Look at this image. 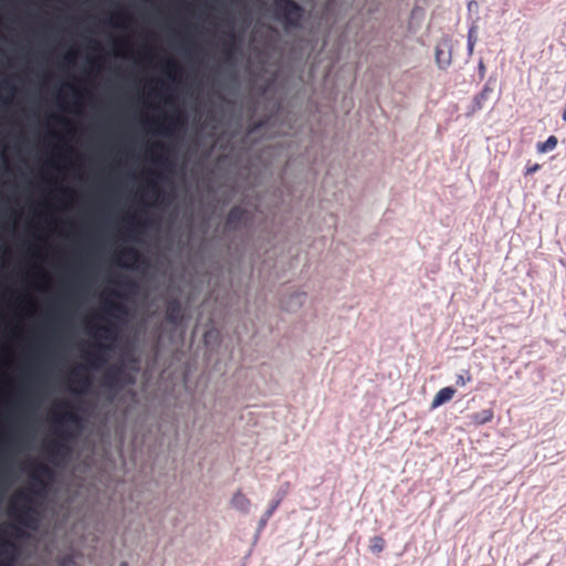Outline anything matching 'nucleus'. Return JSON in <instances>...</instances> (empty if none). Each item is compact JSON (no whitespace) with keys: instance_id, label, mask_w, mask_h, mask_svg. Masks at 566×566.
<instances>
[{"instance_id":"1","label":"nucleus","mask_w":566,"mask_h":566,"mask_svg":"<svg viewBox=\"0 0 566 566\" xmlns=\"http://www.w3.org/2000/svg\"><path fill=\"white\" fill-rule=\"evenodd\" d=\"M44 493L45 484H41L38 492H31L29 489L17 491L10 500L9 516L25 528L36 530L41 518L39 507Z\"/></svg>"},{"instance_id":"2","label":"nucleus","mask_w":566,"mask_h":566,"mask_svg":"<svg viewBox=\"0 0 566 566\" xmlns=\"http://www.w3.org/2000/svg\"><path fill=\"white\" fill-rule=\"evenodd\" d=\"M271 11L285 30L300 28L305 14L304 8L294 0H272Z\"/></svg>"},{"instance_id":"3","label":"nucleus","mask_w":566,"mask_h":566,"mask_svg":"<svg viewBox=\"0 0 566 566\" xmlns=\"http://www.w3.org/2000/svg\"><path fill=\"white\" fill-rule=\"evenodd\" d=\"M108 283H111L113 285V287H106L101 293V300L105 304H109V305L113 304V301L115 298H122L123 292L129 291L135 286L134 282L123 274H118L113 277H109Z\"/></svg>"},{"instance_id":"4","label":"nucleus","mask_w":566,"mask_h":566,"mask_svg":"<svg viewBox=\"0 0 566 566\" xmlns=\"http://www.w3.org/2000/svg\"><path fill=\"white\" fill-rule=\"evenodd\" d=\"M116 340V333L111 326H97L94 333V347L106 358L107 352L112 350Z\"/></svg>"},{"instance_id":"5","label":"nucleus","mask_w":566,"mask_h":566,"mask_svg":"<svg viewBox=\"0 0 566 566\" xmlns=\"http://www.w3.org/2000/svg\"><path fill=\"white\" fill-rule=\"evenodd\" d=\"M250 213L245 209L239 206L231 208L226 218V230L235 231L241 229L242 226H244L245 222L248 221Z\"/></svg>"},{"instance_id":"6","label":"nucleus","mask_w":566,"mask_h":566,"mask_svg":"<svg viewBox=\"0 0 566 566\" xmlns=\"http://www.w3.org/2000/svg\"><path fill=\"white\" fill-rule=\"evenodd\" d=\"M115 256H116V261L122 266H125V268H129V266L138 263L140 260L139 251L133 247H126V248L119 249L116 252Z\"/></svg>"},{"instance_id":"7","label":"nucleus","mask_w":566,"mask_h":566,"mask_svg":"<svg viewBox=\"0 0 566 566\" xmlns=\"http://www.w3.org/2000/svg\"><path fill=\"white\" fill-rule=\"evenodd\" d=\"M434 59L439 69H447L452 62L451 48L448 42L439 43L434 50Z\"/></svg>"},{"instance_id":"8","label":"nucleus","mask_w":566,"mask_h":566,"mask_svg":"<svg viewBox=\"0 0 566 566\" xmlns=\"http://www.w3.org/2000/svg\"><path fill=\"white\" fill-rule=\"evenodd\" d=\"M18 549L10 542L0 543V566H11L17 557Z\"/></svg>"},{"instance_id":"9","label":"nucleus","mask_w":566,"mask_h":566,"mask_svg":"<svg viewBox=\"0 0 566 566\" xmlns=\"http://www.w3.org/2000/svg\"><path fill=\"white\" fill-rule=\"evenodd\" d=\"M230 505L233 510L241 514H248L251 510L250 500L241 491H237L231 496Z\"/></svg>"},{"instance_id":"10","label":"nucleus","mask_w":566,"mask_h":566,"mask_svg":"<svg viewBox=\"0 0 566 566\" xmlns=\"http://www.w3.org/2000/svg\"><path fill=\"white\" fill-rule=\"evenodd\" d=\"M455 395V390L451 387H443L434 395L431 401V409H436L441 405L449 402Z\"/></svg>"},{"instance_id":"11","label":"nucleus","mask_w":566,"mask_h":566,"mask_svg":"<svg viewBox=\"0 0 566 566\" xmlns=\"http://www.w3.org/2000/svg\"><path fill=\"white\" fill-rule=\"evenodd\" d=\"M493 90H494V87L491 83V80H489L485 83L483 90L478 95H475V97L473 99L472 112H476V111H480L483 108L484 103L489 99L490 94L493 92Z\"/></svg>"},{"instance_id":"12","label":"nucleus","mask_w":566,"mask_h":566,"mask_svg":"<svg viewBox=\"0 0 566 566\" xmlns=\"http://www.w3.org/2000/svg\"><path fill=\"white\" fill-rule=\"evenodd\" d=\"M221 52L227 57V60H231L235 52V35L232 30L227 33V36L221 42Z\"/></svg>"},{"instance_id":"13","label":"nucleus","mask_w":566,"mask_h":566,"mask_svg":"<svg viewBox=\"0 0 566 566\" xmlns=\"http://www.w3.org/2000/svg\"><path fill=\"white\" fill-rule=\"evenodd\" d=\"M493 416L494 415L491 409H485L479 413L471 415L470 420L475 426H482L490 422L493 419Z\"/></svg>"},{"instance_id":"14","label":"nucleus","mask_w":566,"mask_h":566,"mask_svg":"<svg viewBox=\"0 0 566 566\" xmlns=\"http://www.w3.org/2000/svg\"><path fill=\"white\" fill-rule=\"evenodd\" d=\"M279 503L280 501H275L274 503H272L270 505V507L263 513V515L261 516V518L259 520L258 522V527H256V537L259 536V534L263 531V528L265 527L269 518L272 516V514L274 513V511L276 510V507L279 506Z\"/></svg>"},{"instance_id":"15","label":"nucleus","mask_w":566,"mask_h":566,"mask_svg":"<svg viewBox=\"0 0 566 566\" xmlns=\"http://www.w3.org/2000/svg\"><path fill=\"white\" fill-rule=\"evenodd\" d=\"M165 120L167 122V125L165 126V134L171 135L177 127L182 126L184 122L181 120L179 115H170L166 116Z\"/></svg>"},{"instance_id":"16","label":"nucleus","mask_w":566,"mask_h":566,"mask_svg":"<svg viewBox=\"0 0 566 566\" xmlns=\"http://www.w3.org/2000/svg\"><path fill=\"white\" fill-rule=\"evenodd\" d=\"M558 144V139L556 136L552 135L549 136L544 143H538L536 145V149L538 153H548V151H552L556 148Z\"/></svg>"},{"instance_id":"17","label":"nucleus","mask_w":566,"mask_h":566,"mask_svg":"<svg viewBox=\"0 0 566 566\" xmlns=\"http://www.w3.org/2000/svg\"><path fill=\"white\" fill-rule=\"evenodd\" d=\"M384 547H385V542H384V539L380 536H374L370 539V551H371V553L378 554V553L382 552Z\"/></svg>"},{"instance_id":"18","label":"nucleus","mask_w":566,"mask_h":566,"mask_svg":"<svg viewBox=\"0 0 566 566\" xmlns=\"http://www.w3.org/2000/svg\"><path fill=\"white\" fill-rule=\"evenodd\" d=\"M179 71V65L176 61L172 59H168L165 62V73L170 77L174 78V75Z\"/></svg>"},{"instance_id":"19","label":"nucleus","mask_w":566,"mask_h":566,"mask_svg":"<svg viewBox=\"0 0 566 566\" xmlns=\"http://www.w3.org/2000/svg\"><path fill=\"white\" fill-rule=\"evenodd\" d=\"M148 192L151 195V197L155 198H157L160 193L158 185L153 180L148 181Z\"/></svg>"},{"instance_id":"20","label":"nucleus","mask_w":566,"mask_h":566,"mask_svg":"<svg viewBox=\"0 0 566 566\" xmlns=\"http://www.w3.org/2000/svg\"><path fill=\"white\" fill-rule=\"evenodd\" d=\"M471 381V376L470 375H458L457 376V379H455V384L458 386H461V387H464L468 382Z\"/></svg>"},{"instance_id":"21","label":"nucleus","mask_w":566,"mask_h":566,"mask_svg":"<svg viewBox=\"0 0 566 566\" xmlns=\"http://www.w3.org/2000/svg\"><path fill=\"white\" fill-rule=\"evenodd\" d=\"M0 318H14V319H18V318H36L35 316H20V315H17V316H3V315H0ZM42 318H50L49 316H43ZM82 318H103L102 316H83Z\"/></svg>"},{"instance_id":"22","label":"nucleus","mask_w":566,"mask_h":566,"mask_svg":"<svg viewBox=\"0 0 566 566\" xmlns=\"http://www.w3.org/2000/svg\"><path fill=\"white\" fill-rule=\"evenodd\" d=\"M129 230L134 231V232H137L139 230V227L143 226V223L140 222L139 219L133 217L130 220H129Z\"/></svg>"},{"instance_id":"23","label":"nucleus","mask_w":566,"mask_h":566,"mask_svg":"<svg viewBox=\"0 0 566 566\" xmlns=\"http://www.w3.org/2000/svg\"><path fill=\"white\" fill-rule=\"evenodd\" d=\"M474 44H475V39L473 38V31L470 30L469 35H468V51H469L470 55L473 52Z\"/></svg>"},{"instance_id":"24","label":"nucleus","mask_w":566,"mask_h":566,"mask_svg":"<svg viewBox=\"0 0 566 566\" xmlns=\"http://www.w3.org/2000/svg\"><path fill=\"white\" fill-rule=\"evenodd\" d=\"M539 169H541V165L539 164L527 165L526 168H525L524 175L525 176H530V175L536 172Z\"/></svg>"},{"instance_id":"25","label":"nucleus","mask_w":566,"mask_h":566,"mask_svg":"<svg viewBox=\"0 0 566 566\" xmlns=\"http://www.w3.org/2000/svg\"><path fill=\"white\" fill-rule=\"evenodd\" d=\"M155 160L159 165H161L163 167H169L170 166V163H169L168 158L165 157V156H157V157H155Z\"/></svg>"},{"instance_id":"26","label":"nucleus","mask_w":566,"mask_h":566,"mask_svg":"<svg viewBox=\"0 0 566 566\" xmlns=\"http://www.w3.org/2000/svg\"><path fill=\"white\" fill-rule=\"evenodd\" d=\"M151 150H159L160 153H167L168 151V148L161 144V143H155L151 147Z\"/></svg>"},{"instance_id":"27","label":"nucleus","mask_w":566,"mask_h":566,"mask_svg":"<svg viewBox=\"0 0 566 566\" xmlns=\"http://www.w3.org/2000/svg\"><path fill=\"white\" fill-rule=\"evenodd\" d=\"M55 120L62 125H64L65 127H69L70 126V123L69 120H66L65 118L63 117H56Z\"/></svg>"},{"instance_id":"28","label":"nucleus","mask_w":566,"mask_h":566,"mask_svg":"<svg viewBox=\"0 0 566 566\" xmlns=\"http://www.w3.org/2000/svg\"><path fill=\"white\" fill-rule=\"evenodd\" d=\"M479 71L481 73V75L483 76L484 72H485V66L483 64V62L481 61L480 64H479Z\"/></svg>"},{"instance_id":"29","label":"nucleus","mask_w":566,"mask_h":566,"mask_svg":"<svg viewBox=\"0 0 566 566\" xmlns=\"http://www.w3.org/2000/svg\"><path fill=\"white\" fill-rule=\"evenodd\" d=\"M116 19H117V20H120V21H125V20H128V17H127V15H124V14H117V15H116Z\"/></svg>"},{"instance_id":"30","label":"nucleus","mask_w":566,"mask_h":566,"mask_svg":"<svg viewBox=\"0 0 566 566\" xmlns=\"http://www.w3.org/2000/svg\"><path fill=\"white\" fill-rule=\"evenodd\" d=\"M73 59H74V54L73 53H69L67 55H65V60L69 61V62L73 61Z\"/></svg>"},{"instance_id":"31","label":"nucleus","mask_w":566,"mask_h":566,"mask_svg":"<svg viewBox=\"0 0 566 566\" xmlns=\"http://www.w3.org/2000/svg\"><path fill=\"white\" fill-rule=\"evenodd\" d=\"M293 297H295L297 300H301V298L303 300L306 297V295L304 293H300V294L294 295Z\"/></svg>"},{"instance_id":"32","label":"nucleus","mask_w":566,"mask_h":566,"mask_svg":"<svg viewBox=\"0 0 566 566\" xmlns=\"http://www.w3.org/2000/svg\"><path fill=\"white\" fill-rule=\"evenodd\" d=\"M92 49L98 51L101 49L99 43L94 42Z\"/></svg>"},{"instance_id":"33","label":"nucleus","mask_w":566,"mask_h":566,"mask_svg":"<svg viewBox=\"0 0 566 566\" xmlns=\"http://www.w3.org/2000/svg\"><path fill=\"white\" fill-rule=\"evenodd\" d=\"M4 88L10 91V92H13V87L11 85H9V83L4 84Z\"/></svg>"},{"instance_id":"34","label":"nucleus","mask_w":566,"mask_h":566,"mask_svg":"<svg viewBox=\"0 0 566 566\" xmlns=\"http://www.w3.org/2000/svg\"><path fill=\"white\" fill-rule=\"evenodd\" d=\"M562 117H563V119L566 122V105L564 106Z\"/></svg>"},{"instance_id":"35","label":"nucleus","mask_w":566,"mask_h":566,"mask_svg":"<svg viewBox=\"0 0 566 566\" xmlns=\"http://www.w3.org/2000/svg\"><path fill=\"white\" fill-rule=\"evenodd\" d=\"M77 283H78L77 281H73V282H70V284H69V285H70V287H74V286H76V285H77Z\"/></svg>"},{"instance_id":"36","label":"nucleus","mask_w":566,"mask_h":566,"mask_svg":"<svg viewBox=\"0 0 566 566\" xmlns=\"http://www.w3.org/2000/svg\"><path fill=\"white\" fill-rule=\"evenodd\" d=\"M118 566H128L127 563L122 562Z\"/></svg>"},{"instance_id":"37","label":"nucleus","mask_w":566,"mask_h":566,"mask_svg":"<svg viewBox=\"0 0 566 566\" xmlns=\"http://www.w3.org/2000/svg\"><path fill=\"white\" fill-rule=\"evenodd\" d=\"M165 318L170 319V318H175V317L172 315H167Z\"/></svg>"},{"instance_id":"38","label":"nucleus","mask_w":566,"mask_h":566,"mask_svg":"<svg viewBox=\"0 0 566 566\" xmlns=\"http://www.w3.org/2000/svg\"><path fill=\"white\" fill-rule=\"evenodd\" d=\"M86 322H87V323H93L94 321L88 319V321H86ZM106 322H107V323H109L111 321H106Z\"/></svg>"}]
</instances>
